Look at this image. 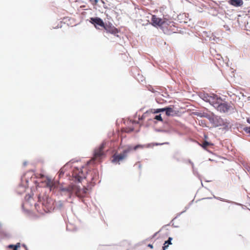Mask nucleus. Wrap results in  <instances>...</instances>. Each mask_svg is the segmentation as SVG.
<instances>
[{
  "mask_svg": "<svg viewBox=\"0 0 250 250\" xmlns=\"http://www.w3.org/2000/svg\"><path fill=\"white\" fill-rule=\"evenodd\" d=\"M144 147V146L142 145H138L134 146H128L126 147L123 150L122 153L120 154L115 153L113 155V159L112 162L114 163H118L125 158H126L127 154L131 151L134 150L136 151L139 148L142 149Z\"/></svg>",
  "mask_w": 250,
  "mask_h": 250,
  "instance_id": "1",
  "label": "nucleus"
},
{
  "mask_svg": "<svg viewBox=\"0 0 250 250\" xmlns=\"http://www.w3.org/2000/svg\"><path fill=\"white\" fill-rule=\"evenodd\" d=\"M105 144V142H103L98 147L95 149L93 157L91 160V162H93L95 163H100L105 157V153L104 151V149Z\"/></svg>",
  "mask_w": 250,
  "mask_h": 250,
  "instance_id": "2",
  "label": "nucleus"
},
{
  "mask_svg": "<svg viewBox=\"0 0 250 250\" xmlns=\"http://www.w3.org/2000/svg\"><path fill=\"white\" fill-rule=\"evenodd\" d=\"M203 100L207 102H208L216 108L219 104H220L222 99L216 95L212 94L208 95L207 94L204 95Z\"/></svg>",
  "mask_w": 250,
  "mask_h": 250,
  "instance_id": "3",
  "label": "nucleus"
},
{
  "mask_svg": "<svg viewBox=\"0 0 250 250\" xmlns=\"http://www.w3.org/2000/svg\"><path fill=\"white\" fill-rule=\"evenodd\" d=\"M231 108V106L230 105L228 104L226 102H223L222 99L220 104H219L216 109L221 112L225 113L228 112Z\"/></svg>",
  "mask_w": 250,
  "mask_h": 250,
  "instance_id": "4",
  "label": "nucleus"
},
{
  "mask_svg": "<svg viewBox=\"0 0 250 250\" xmlns=\"http://www.w3.org/2000/svg\"><path fill=\"white\" fill-rule=\"evenodd\" d=\"M73 176L79 182H81L83 178H85V174L81 168L79 169L78 168H75L73 170Z\"/></svg>",
  "mask_w": 250,
  "mask_h": 250,
  "instance_id": "5",
  "label": "nucleus"
},
{
  "mask_svg": "<svg viewBox=\"0 0 250 250\" xmlns=\"http://www.w3.org/2000/svg\"><path fill=\"white\" fill-rule=\"evenodd\" d=\"M90 22L91 23L94 25L95 27L96 28H99L97 26H100L101 27L104 28L105 26V23L104 22L103 20L98 17L96 18H90Z\"/></svg>",
  "mask_w": 250,
  "mask_h": 250,
  "instance_id": "6",
  "label": "nucleus"
},
{
  "mask_svg": "<svg viewBox=\"0 0 250 250\" xmlns=\"http://www.w3.org/2000/svg\"><path fill=\"white\" fill-rule=\"evenodd\" d=\"M104 29L107 32L110 33L113 35H116L119 32V30L114 26L111 23H109L108 24L106 23Z\"/></svg>",
  "mask_w": 250,
  "mask_h": 250,
  "instance_id": "7",
  "label": "nucleus"
},
{
  "mask_svg": "<svg viewBox=\"0 0 250 250\" xmlns=\"http://www.w3.org/2000/svg\"><path fill=\"white\" fill-rule=\"evenodd\" d=\"M87 189L86 188H83L81 189L77 186L75 185L73 193H74L78 197H83L87 193Z\"/></svg>",
  "mask_w": 250,
  "mask_h": 250,
  "instance_id": "8",
  "label": "nucleus"
},
{
  "mask_svg": "<svg viewBox=\"0 0 250 250\" xmlns=\"http://www.w3.org/2000/svg\"><path fill=\"white\" fill-rule=\"evenodd\" d=\"M151 21L152 24L154 26H161L164 23V21L163 19L157 17L155 15L152 16Z\"/></svg>",
  "mask_w": 250,
  "mask_h": 250,
  "instance_id": "9",
  "label": "nucleus"
},
{
  "mask_svg": "<svg viewBox=\"0 0 250 250\" xmlns=\"http://www.w3.org/2000/svg\"><path fill=\"white\" fill-rule=\"evenodd\" d=\"M75 185H70L66 188H60L61 191L67 192L68 193L69 197H71V194L73 193Z\"/></svg>",
  "mask_w": 250,
  "mask_h": 250,
  "instance_id": "10",
  "label": "nucleus"
},
{
  "mask_svg": "<svg viewBox=\"0 0 250 250\" xmlns=\"http://www.w3.org/2000/svg\"><path fill=\"white\" fill-rule=\"evenodd\" d=\"M46 185V187L49 188L50 190H53L56 187L55 182L49 178L47 179Z\"/></svg>",
  "mask_w": 250,
  "mask_h": 250,
  "instance_id": "11",
  "label": "nucleus"
},
{
  "mask_svg": "<svg viewBox=\"0 0 250 250\" xmlns=\"http://www.w3.org/2000/svg\"><path fill=\"white\" fill-rule=\"evenodd\" d=\"M228 3L235 7L241 6L243 4L242 0H229Z\"/></svg>",
  "mask_w": 250,
  "mask_h": 250,
  "instance_id": "12",
  "label": "nucleus"
},
{
  "mask_svg": "<svg viewBox=\"0 0 250 250\" xmlns=\"http://www.w3.org/2000/svg\"><path fill=\"white\" fill-rule=\"evenodd\" d=\"M172 238L171 237H169L168 240L165 241V243L164 244V246L163 247V250H165L167 248L169 245L171 244V240Z\"/></svg>",
  "mask_w": 250,
  "mask_h": 250,
  "instance_id": "13",
  "label": "nucleus"
},
{
  "mask_svg": "<svg viewBox=\"0 0 250 250\" xmlns=\"http://www.w3.org/2000/svg\"><path fill=\"white\" fill-rule=\"evenodd\" d=\"M166 114L167 116L172 115V113L174 112L173 109L171 107L165 108Z\"/></svg>",
  "mask_w": 250,
  "mask_h": 250,
  "instance_id": "14",
  "label": "nucleus"
},
{
  "mask_svg": "<svg viewBox=\"0 0 250 250\" xmlns=\"http://www.w3.org/2000/svg\"><path fill=\"white\" fill-rule=\"evenodd\" d=\"M209 145H210V143H208L207 141H204L203 142V144L202 145V146L203 148H207Z\"/></svg>",
  "mask_w": 250,
  "mask_h": 250,
  "instance_id": "15",
  "label": "nucleus"
},
{
  "mask_svg": "<svg viewBox=\"0 0 250 250\" xmlns=\"http://www.w3.org/2000/svg\"><path fill=\"white\" fill-rule=\"evenodd\" d=\"M154 119L157 121H163V119H162V118L161 115H158L155 116V117L154 118Z\"/></svg>",
  "mask_w": 250,
  "mask_h": 250,
  "instance_id": "16",
  "label": "nucleus"
},
{
  "mask_svg": "<svg viewBox=\"0 0 250 250\" xmlns=\"http://www.w3.org/2000/svg\"><path fill=\"white\" fill-rule=\"evenodd\" d=\"M244 130L250 135V127H245L243 128Z\"/></svg>",
  "mask_w": 250,
  "mask_h": 250,
  "instance_id": "17",
  "label": "nucleus"
},
{
  "mask_svg": "<svg viewBox=\"0 0 250 250\" xmlns=\"http://www.w3.org/2000/svg\"><path fill=\"white\" fill-rule=\"evenodd\" d=\"M163 111H165V108H159V109H157L154 112V113H159V112H163Z\"/></svg>",
  "mask_w": 250,
  "mask_h": 250,
  "instance_id": "18",
  "label": "nucleus"
},
{
  "mask_svg": "<svg viewBox=\"0 0 250 250\" xmlns=\"http://www.w3.org/2000/svg\"><path fill=\"white\" fill-rule=\"evenodd\" d=\"M93 5H96L98 2V0H90Z\"/></svg>",
  "mask_w": 250,
  "mask_h": 250,
  "instance_id": "19",
  "label": "nucleus"
},
{
  "mask_svg": "<svg viewBox=\"0 0 250 250\" xmlns=\"http://www.w3.org/2000/svg\"><path fill=\"white\" fill-rule=\"evenodd\" d=\"M9 248H13V250H16V245H11L8 246Z\"/></svg>",
  "mask_w": 250,
  "mask_h": 250,
  "instance_id": "20",
  "label": "nucleus"
},
{
  "mask_svg": "<svg viewBox=\"0 0 250 250\" xmlns=\"http://www.w3.org/2000/svg\"><path fill=\"white\" fill-rule=\"evenodd\" d=\"M21 247V244L20 243H17V250H19Z\"/></svg>",
  "mask_w": 250,
  "mask_h": 250,
  "instance_id": "21",
  "label": "nucleus"
},
{
  "mask_svg": "<svg viewBox=\"0 0 250 250\" xmlns=\"http://www.w3.org/2000/svg\"><path fill=\"white\" fill-rule=\"evenodd\" d=\"M63 174V172L62 169H61L59 171V176H61V175H62Z\"/></svg>",
  "mask_w": 250,
  "mask_h": 250,
  "instance_id": "22",
  "label": "nucleus"
},
{
  "mask_svg": "<svg viewBox=\"0 0 250 250\" xmlns=\"http://www.w3.org/2000/svg\"><path fill=\"white\" fill-rule=\"evenodd\" d=\"M148 247H149L151 249H152L153 248V245L151 244H148Z\"/></svg>",
  "mask_w": 250,
  "mask_h": 250,
  "instance_id": "23",
  "label": "nucleus"
},
{
  "mask_svg": "<svg viewBox=\"0 0 250 250\" xmlns=\"http://www.w3.org/2000/svg\"><path fill=\"white\" fill-rule=\"evenodd\" d=\"M247 121L248 122V123L250 124V117L247 118Z\"/></svg>",
  "mask_w": 250,
  "mask_h": 250,
  "instance_id": "24",
  "label": "nucleus"
},
{
  "mask_svg": "<svg viewBox=\"0 0 250 250\" xmlns=\"http://www.w3.org/2000/svg\"><path fill=\"white\" fill-rule=\"evenodd\" d=\"M29 202L28 201H26L24 203V206H27Z\"/></svg>",
  "mask_w": 250,
  "mask_h": 250,
  "instance_id": "25",
  "label": "nucleus"
},
{
  "mask_svg": "<svg viewBox=\"0 0 250 250\" xmlns=\"http://www.w3.org/2000/svg\"><path fill=\"white\" fill-rule=\"evenodd\" d=\"M133 130V129H129V130L125 131V132H130L132 131Z\"/></svg>",
  "mask_w": 250,
  "mask_h": 250,
  "instance_id": "26",
  "label": "nucleus"
},
{
  "mask_svg": "<svg viewBox=\"0 0 250 250\" xmlns=\"http://www.w3.org/2000/svg\"><path fill=\"white\" fill-rule=\"evenodd\" d=\"M23 248L25 250H27V248L26 247V246L25 245H23Z\"/></svg>",
  "mask_w": 250,
  "mask_h": 250,
  "instance_id": "27",
  "label": "nucleus"
},
{
  "mask_svg": "<svg viewBox=\"0 0 250 250\" xmlns=\"http://www.w3.org/2000/svg\"><path fill=\"white\" fill-rule=\"evenodd\" d=\"M29 198L32 199V198L31 197H29Z\"/></svg>",
  "mask_w": 250,
  "mask_h": 250,
  "instance_id": "28",
  "label": "nucleus"
}]
</instances>
